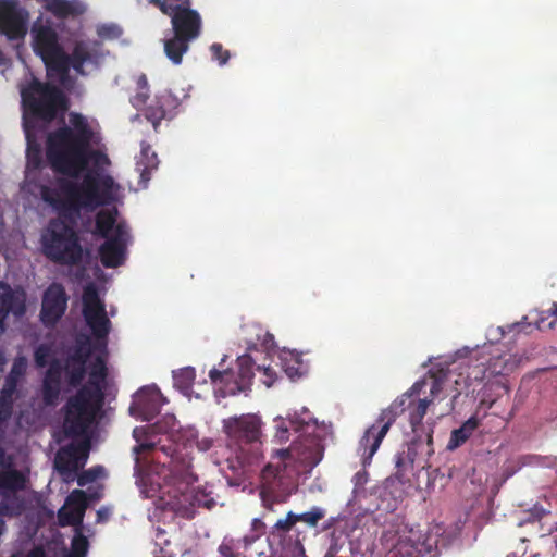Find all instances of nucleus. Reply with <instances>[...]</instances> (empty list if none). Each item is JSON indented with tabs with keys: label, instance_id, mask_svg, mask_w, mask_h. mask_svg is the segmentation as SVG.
Instances as JSON below:
<instances>
[{
	"label": "nucleus",
	"instance_id": "nucleus-37",
	"mask_svg": "<svg viewBox=\"0 0 557 557\" xmlns=\"http://www.w3.org/2000/svg\"><path fill=\"white\" fill-rule=\"evenodd\" d=\"M86 375V366L69 362L66 366L67 383L72 387H77L82 384Z\"/></svg>",
	"mask_w": 557,
	"mask_h": 557
},
{
	"label": "nucleus",
	"instance_id": "nucleus-20",
	"mask_svg": "<svg viewBox=\"0 0 557 557\" xmlns=\"http://www.w3.org/2000/svg\"><path fill=\"white\" fill-rule=\"evenodd\" d=\"M28 13L20 8L17 0H0V33L16 39L26 33Z\"/></svg>",
	"mask_w": 557,
	"mask_h": 557
},
{
	"label": "nucleus",
	"instance_id": "nucleus-39",
	"mask_svg": "<svg viewBox=\"0 0 557 557\" xmlns=\"http://www.w3.org/2000/svg\"><path fill=\"white\" fill-rule=\"evenodd\" d=\"M157 103L164 109L165 114L169 116V119H172L174 116V111L178 106V100L176 97H174L170 91H164L161 95H159L157 98Z\"/></svg>",
	"mask_w": 557,
	"mask_h": 557
},
{
	"label": "nucleus",
	"instance_id": "nucleus-2",
	"mask_svg": "<svg viewBox=\"0 0 557 557\" xmlns=\"http://www.w3.org/2000/svg\"><path fill=\"white\" fill-rule=\"evenodd\" d=\"M57 184L58 188L41 186V199L70 221H75L83 209L94 211L114 200L116 184L113 177L94 170L88 171L82 182L61 177Z\"/></svg>",
	"mask_w": 557,
	"mask_h": 557
},
{
	"label": "nucleus",
	"instance_id": "nucleus-38",
	"mask_svg": "<svg viewBox=\"0 0 557 557\" xmlns=\"http://www.w3.org/2000/svg\"><path fill=\"white\" fill-rule=\"evenodd\" d=\"M265 523L260 518H255L251 521V534L243 536L242 541L244 547L252 545L265 532Z\"/></svg>",
	"mask_w": 557,
	"mask_h": 557
},
{
	"label": "nucleus",
	"instance_id": "nucleus-15",
	"mask_svg": "<svg viewBox=\"0 0 557 557\" xmlns=\"http://www.w3.org/2000/svg\"><path fill=\"white\" fill-rule=\"evenodd\" d=\"M261 424L256 414L234 416L223 420V431L232 442L243 447L261 442Z\"/></svg>",
	"mask_w": 557,
	"mask_h": 557
},
{
	"label": "nucleus",
	"instance_id": "nucleus-32",
	"mask_svg": "<svg viewBox=\"0 0 557 557\" xmlns=\"http://www.w3.org/2000/svg\"><path fill=\"white\" fill-rule=\"evenodd\" d=\"M396 471L395 473L385 479V492H384V495H387V492L386 490H389L393 487L395 481H397L399 484H400V487H395V490L391 491V495L393 497V500L395 503L394 506H392L391 504L387 505L388 508H391V510H395L396 509V503L398 499H403V496L405 494V490H404V485L406 483H409L410 482V474L412 473V470L410 472H408V474L404 478V479H400L397 476V468L395 467Z\"/></svg>",
	"mask_w": 557,
	"mask_h": 557
},
{
	"label": "nucleus",
	"instance_id": "nucleus-54",
	"mask_svg": "<svg viewBox=\"0 0 557 557\" xmlns=\"http://www.w3.org/2000/svg\"><path fill=\"white\" fill-rule=\"evenodd\" d=\"M213 446V440L210 437H202L196 441V447L200 451H208Z\"/></svg>",
	"mask_w": 557,
	"mask_h": 557
},
{
	"label": "nucleus",
	"instance_id": "nucleus-5",
	"mask_svg": "<svg viewBox=\"0 0 557 557\" xmlns=\"http://www.w3.org/2000/svg\"><path fill=\"white\" fill-rule=\"evenodd\" d=\"M70 122L72 127L61 126L47 137L46 157L50 165L67 154L72 161H84L82 151L84 147L90 146L94 132L82 114L71 113Z\"/></svg>",
	"mask_w": 557,
	"mask_h": 557
},
{
	"label": "nucleus",
	"instance_id": "nucleus-64",
	"mask_svg": "<svg viewBox=\"0 0 557 557\" xmlns=\"http://www.w3.org/2000/svg\"><path fill=\"white\" fill-rule=\"evenodd\" d=\"M296 546L299 548L301 554H305V548L299 540L296 541Z\"/></svg>",
	"mask_w": 557,
	"mask_h": 557
},
{
	"label": "nucleus",
	"instance_id": "nucleus-11",
	"mask_svg": "<svg viewBox=\"0 0 557 557\" xmlns=\"http://www.w3.org/2000/svg\"><path fill=\"white\" fill-rule=\"evenodd\" d=\"M171 473L174 483L177 484V493H180V497L174 494V500L171 502V506L177 515L184 518H193L196 506L211 508L215 504L212 498L203 499L207 498L205 494H195L189 490L197 481V475L194 473L190 462H174Z\"/></svg>",
	"mask_w": 557,
	"mask_h": 557
},
{
	"label": "nucleus",
	"instance_id": "nucleus-47",
	"mask_svg": "<svg viewBox=\"0 0 557 557\" xmlns=\"http://www.w3.org/2000/svg\"><path fill=\"white\" fill-rule=\"evenodd\" d=\"M141 157L146 159L145 169H156L158 165L157 153L151 150V147L147 143H141Z\"/></svg>",
	"mask_w": 557,
	"mask_h": 557
},
{
	"label": "nucleus",
	"instance_id": "nucleus-1",
	"mask_svg": "<svg viewBox=\"0 0 557 557\" xmlns=\"http://www.w3.org/2000/svg\"><path fill=\"white\" fill-rule=\"evenodd\" d=\"M426 384L425 379L417 381L388 407V414L393 418L406 414L412 431L411 440L395 456L397 476L400 479L413 470L416 465L424 468L429 458L434 454L433 423H423V418L432 400L426 397L420 398V393Z\"/></svg>",
	"mask_w": 557,
	"mask_h": 557
},
{
	"label": "nucleus",
	"instance_id": "nucleus-36",
	"mask_svg": "<svg viewBox=\"0 0 557 557\" xmlns=\"http://www.w3.org/2000/svg\"><path fill=\"white\" fill-rule=\"evenodd\" d=\"M148 3L158 8L162 14L170 15L182 8L191 5V0H148Z\"/></svg>",
	"mask_w": 557,
	"mask_h": 557
},
{
	"label": "nucleus",
	"instance_id": "nucleus-27",
	"mask_svg": "<svg viewBox=\"0 0 557 557\" xmlns=\"http://www.w3.org/2000/svg\"><path fill=\"white\" fill-rule=\"evenodd\" d=\"M193 40L174 35L163 40V48L166 58L174 65H180L183 62L184 54L189 50V45Z\"/></svg>",
	"mask_w": 557,
	"mask_h": 557
},
{
	"label": "nucleus",
	"instance_id": "nucleus-56",
	"mask_svg": "<svg viewBox=\"0 0 557 557\" xmlns=\"http://www.w3.org/2000/svg\"><path fill=\"white\" fill-rule=\"evenodd\" d=\"M289 424L296 432H299L302 429V425L307 424V423L304 420L294 418V419H289Z\"/></svg>",
	"mask_w": 557,
	"mask_h": 557
},
{
	"label": "nucleus",
	"instance_id": "nucleus-53",
	"mask_svg": "<svg viewBox=\"0 0 557 557\" xmlns=\"http://www.w3.org/2000/svg\"><path fill=\"white\" fill-rule=\"evenodd\" d=\"M148 98H149V95H148L147 90L139 89V91L133 97L132 103L134 107L138 108L140 106L146 104Z\"/></svg>",
	"mask_w": 557,
	"mask_h": 557
},
{
	"label": "nucleus",
	"instance_id": "nucleus-14",
	"mask_svg": "<svg viewBox=\"0 0 557 557\" xmlns=\"http://www.w3.org/2000/svg\"><path fill=\"white\" fill-rule=\"evenodd\" d=\"M323 454L324 446L317 435L299 436L288 448L276 451V455L286 461L293 460L310 469L322 460Z\"/></svg>",
	"mask_w": 557,
	"mask_h": 557
},
{
	"label": "nucleus",
	"instance_id": "nucleus-52",
	"mask_svg": "<svg viewBox=\"0 0 557 557\" xmlns=\"http://www.w3.org/2000/svg\"><path fill=\"white\" fill-rule=\"evenodd\" d=\"M27 159H28V163L32 164L34 168H39V165L41 164L40 150L38 148L35 150H32L30 148H28Z\"/></svg>",
	"mask_w": 557,
	"mask_h": 557
},
{
	"label": "nucleus",
	"instance_id": "nucleus-4",
	"mask_svg": "<svg viewBox=\"0 0 557 557\" xmlns=\"http://www.w3.org/2000/svg\"><path fill=\"white\" fill-rule=\"evenodd\" d=\"M108 375L106 358L97 356L90 364L88 382L65 405L64 432L70 437L85 436L104 401L102 384Z\"/></svg>",
	"mask_w": 557,
	"mask_h": 557
},
{
	"label": "nucleus",
	"instance_id": "nucleus-24",
	"mask_svg": "<svg viewBox=\"0 0 557 557\" xmlns=\"http://www.w3.org/2000/svg\"><path fill=\"white\" fill-rule=\"evenodd\" d=\"M62 366L53 359L47 369L41 386V397L46 406H55L61 393Z\"/></svg>",
	"mask_w": 557,
	"mask_h": 557
},
{
	"label": "nucleus",
	"instance_id": "nucleus-34",
	"mask_svg": "<svg viewBox=\"0 0 557 557\" xmlns=\"http://www.w3.org/2000/svg\"><path fill=\"white\" fill-rule=\"evenodd\" d=\"M91 355L90 339L89 337H79L76 341V345L73 354L69 358V362L85 364Z\"/></svg>",
	"mask_w": 557,
	"mask_h": 557
},
{
	"label": "nucleus",
	"instance_id": "nucleus-42",
	"mask_svg": "<svg viewBox=\"0 0 557 557\" xmlns=\"http://www.w3.org/2000/svg\"><path fill=\"white\" fill-rule=\"evenodd\" d=\"M71 553L69 556L85 557L88 550V540L82 533L75 534L71 544Z\"/></svg>",
	"mask_w": 557,
	"mask_h": 557
},
{
	"label": "nucleus",
	"instance_id": "nucleus-26",
	"mask_svg": "<svg viewBox=\"0 0 557 557\" xmlns=\"http://www.w3.org/2000/svg\"><path fill=\"white\" fill-rule=\"evenodd\" d=\"M3 293L0 294V332L4 329V321L10 312L21 315L25 311L24 300L17 296L10 286L1 284Z\"/></svg>",
	"mask_w": 557,
	"mask_h": 557
},
{
	"label": "nucleus",
	"instance_id": "nucleus-49",
	"mask_svg": "<svg viewBox=\"0 0 557 557\" xmlns=\"http://www.w3.org/2000/svg\"><path fill=\"white\" fill-rule=\"evenodd\" d=\"M275 429H276V432H275L274 437L278 443H285L286 441H288L289 428L286 424L284 419H282V418L275 419Z\"/></svg>",
	"mask_w": 557,
	"mask_h": 557
},
{
	"label": "nucleus",
	"instance_id": "nucleus-18",
	"mask_svg": "<svg viewBox=\"0 0 557 557\" xmlns=\"http://www.w3.org/2000/svg\"><path fill=\"white\" fill-rule=\"evenodd\" d=\"M82 156L84 160L83 163L72 161L71 157L67 154L50 166L55 173L66 175L71 178H77L82 172L87 170L89 162H92L95 168L110 164L109 157L104 152L98 149H91L90 146L83 148Z\"/></svg>",
	"mask_w": 557,
	"mask_h": 557
},
{
	"label": "nucleus",
	"instance_id": "nucleus-9",
	"mask_svg": "<svg viewBox=\"0 0 557 557\" xmlns=\"http://www.w3.org/2000/svg\"><path fill=\"white\" fill-rule=\"evenodd\" d=\"M28 479L14 468L13 459L0 447V518L20 517L26 508L24 496Z\"/></svg>",
	"mask_w": 557,
	"mask_h": 557
},
{
	"label": "nucleus",
	"instance_id": "nucleus-30",
	"mask_svg": "<svg viewBox=\"0 0 557 557\" xmlns=\"http://www.w3.org/2000/svg\"><path fill=\"white\" fill-rule=\"evenodd\" d=\"M516 367L517 361L511 357L495 355L488 360L484 374L487 373L488 376L506 375L512 372Z\"/></svg>",
	"mask_w": 557,
	"mask_h": 557
},
{
	"label": "nucleus",
	"instance_id": "nucleus-33",
	"mask_svg": "<svg viewBox=\"0 0 557 557\" xmlns=\"http://www.w3.org/2000/svg\"><path fill=\"white\" fill-rule=\"evenodd\" d=\"M85 509L82 507H63L59 510V522L62 527L73 525L77 527L83 523Z\"/></svg>",
	"mask_w": 557,
	"mask_h": 557
},
{
	"label": "nucleus",
	"instance_id": "nucleus-16",
	"mask_svg": "<svg viewBox=\"0 0 557 557\" xmlns=\"http://www.w3.org/2000/svg\"><path fill=\"white\" fill-rule=\"evenodd\" d=\"M90 447V440L87 436L81 441H73L63 447L55 458V468L59 473L64 476L75 474L86 465Z\"/></svg>",
	"mask_w": 557,
	"mask_h": 557
},
{
	"label": "nucleus",
	"instance_id": "nucleus-44",
	"mask_svg": "<svg viewBox=\"0 0 557 557\" xmlns=\"http://www.w3.org/2000/svg\"><path fill=\"white\" fill-rule=\"evenodd\" d=\"M383 440V426L373 432L372 429L368 430L361 440V445H367L371 442L369 456L371 457L379 448L381 441Z\"/></svg>",
	"mask_w": 557,
	"mask_h": 557
},
{
	"label": "nucleus",
	"instance_id": "nucleus-8",
	"mask_svg": "<svg viewBox=\"0 0 557 557\" xmlns=\"http://www.w3.org/2000/svg\"><path fill=\"white\" fill-rule=\"evenodd\" d=\"M24 119L27 116L50 123L60 111L66 110V99L62 90L50 83L34 78L21 90Z\"/></svg>",
	"mask_w": 557,
	"mask_h": 557
},
{
	"label": "nucleus",
	"instance_id": "nucleus-59",
	"mask_svg": "<svg viewBox=\"0 0 557 557\" xmlns=\"http://www.w3.org/2000/svg\"><path fill=\"white\" fill-rule=\"evenodd\" d=\"M138 89L148 90V81L145 75H141L137 81Z\"/></svg>",
	"mask_w": 557,
	"mask_h": 557
},
{
	"label": "nucleus",
	"instance_id": "nucleus-40",
	"mask_svg": "<svg viewBox=\"0 0 557 557\" xmlns=\"http://www.w3.org/2000/svg\"><path fill=\"white\" fill-rule=\"evenodd\" d=\"M103 471L104 469L101 466H95L84 470L77 475V484L82 487L86 486L101 478L103 475Z\"/></svg>",
	"mask_w": 557,
	"mask_h": 557
},
{
	"label": "nucleus",
	"instance_id": "nucleus-51",
	"mask_svg": "<svg viewBox=\"0 0 557 557\" xmlns=\"http://www.w3.org/2000/svg\"><path fill=\"white\" fill-rule=\"evenodd\" d=\"M220 557H239V554L235 553L233 540L224 539L219 546Z\"/></svg>",
	"mask_w": 557,
	"mask_h": 557
},
{
	"label": "nucleus",
	"instance_id": "nucleus-10",
	"mask_svg": "<svg viewBox=\"0 0 557 557\" xmlns=\"http://www.w3.org/2000/svg\"><path fill=\"white\" fill-rule=\"evenodd\" d=\"M287 461L278 457L276 463H268L261 471L260 498L264 508L273 510L275 504L286 503L297 485Z\"/></svg>",
	"mask_w": 557,
	"mask_h": 557
},
{
	"label": "nucleus",
	"instance_id": "nucleus-21",
	"mask_svg": "<svg viewBox=\"0 0 557 557\" xmlns=\"http://www.w3.org/2000/svg\"><path fill=\"white\" fill-rule=\"evenodd\" d=\"M67 295L61 284H51L42 296L40 320L46 326H53L62 318L67 306Z\"/></svg>",
	"mask_w": 557,
	"mask_h": 557
},
{
	"label": "nucleus",
	"instance_id": "nucleus-28",
	"mask_svg": "<svg viewBox=\"0 0 557 557\" xmlns=\"http://www.w3.org/2000/svg\"><path fill=\"white\" fill-rule=\"evenodd\" d=\"M116 209H102L97 212L95 218V228L92 234L101 238H110V233L114 234V228L119 224L116 222Z\"/></svg>",
	"mask_w": 557,
	"mask_h": 557
},
{
	"label": "nucleus",
	"instance_id": "nucleus-3",
	"mask_svg": "<svg viewBox=\"0 0 557 557\" xmlns=\"http://www.w3.org/2000/svg\"><path fill=\"white\" fill-rule=\"evenodd\" d=\"M33 49L41 58L47 71L55 73L62 81L69 76L72 67L78 75H86L84 65L99 64L102 57L101 42L96 40L77 41L71 54L61 45L57 32L50 25H44L39 17L32 27Z\"/></svg>",
	"mask_w": 557,
	"mask_h": 557
},
{
	"label": "nucleus",
	"instance_id": "nucleus-41",
	"mask_svg": "<svg viewBox=\"0 0 557 557\" xmlns=\"http://www.w3.org/2000/svg\"><path fill=\"white\" fill-rule=\"evenodd\" d=\"M145 116L152 123L154 131H158V126L162 120L169 119L164 109H162V107L158 104L157 101L154 104H150L146 108Z\"/></svg>",
	"mask_w": 557,
	"mask_h": 557
},
{
	"label": "nucleus",
	"instance_id": "nucleus-25",
	"mask_svg": "<svg viewBox=\"0 0 557 557\" xmlns=\"http://www.w3.org/2000/svg\"><path fill=\"white\" fill-rule=\"evenodd\" d=\"M44 8L60 20L75 18L85 13V5L78 0H44Z\"/></svg>",
	"mask_w": 557,
	"mask_h": 557
},
{
	"label": "nucleus",
	"instance_id": "nucleus-31",
	"mask_svg": "<svg viewBox=\"0 0 557 557\" xmlns=\"http://www.w3.org/2000/svg\"><path fill=\"white\" fill-rule=\"evenodd\" d=\"M157 428H159L158 423L152 426H148V428H135L134 429L133 436L136 440V442L138 443L133 448V453L136 455V462L139 461L138 456L140 454L149 453L157 448V444L154 442L143 440L147 435L148 430H154Z\"/></svg>",
	"mask_w": 557,
	"mask_h": 557
},
{
	"label": "nucleus",
	"instance_id": "nucleus-61",
	"mask_svg": "<svg viewBox=\"0 0 557 557\" xmlns=\"http://www.w3.org/2000/svg\"><path fill=\"white\" fill-rule=\"evenodd\" d=\"M109 511L107 509H99L97 511L98 521H103L108 518Z\"/></svg>",
	"mask_w": 557,
	"mask_h": 557
},
{
	"label": "nucleus",
	"instance_id": "nucleus-29",
	"mask_svg": "<svg viewBox=\"0 0 557 557\" xmlns=\"http://www.w3.org/2000/svg\"><path fill=\"white\" fill-rule=\"evenodd\" d=\"M479 426V419L470 417L462 425L451 432L447 449L454 450L465 444Z\"/></svg>",
	"mask_w": 557,
	"mask_h": 557
},
{
	"label": "nucleus",
	"instance_id": "nucleus-62",
	"mask_svg": "<svg viewBox=\"0 0 557 557\" xmlns=\"http://www.w3.org/2000/svg\"><path fill=\"white\" fill-rule=\"evenodd\" d=\"M337 550H338L337 545L333 544L330 548V557H336Z\"/></svg>",
	"mask_w": 557,
	"mask_h": 557
},
{
	"label": "nucleus",
	"instance_id": "nucleus-6",
	"mask_svg": "<svg viewBox=\"0 0 557 557\" xmlns=\"http://www.w3.org/2000/svg\"><path fill=\"white\" fill-rule=\"evenodd\" d=\"M437 541L430 534H423L420 529L409 527L398 515L385 519V557H422L432 554Z\"/></svg>",
	"mask_w": 557,
	"mask_h": 557
},
{
	"label": "nucleus",
	"instance_id": "nucleus-23",
	"mask_svg": "<svg viewBox=\"0 0 557 557\" xmlns=\"http://www.w3.org/2000/svg\"><path fill=\"white\" fill-rule=\"evenodd\" d=\"M169 16L171 17V26L174 35L193 41L200 36L202 20L198 11L190 7L182 8Z\"/></svg>",
	"mask_w": 557,
	"mask_h": 557
},
{
	"label": "nucleus",
	"instance_id": "nucleus-13",
	"mask_svg": "<svg viewBox=\"0 0 557 557\" xmlns=\"http://www.w3.org/2000/svg\"><path fill=\"white\" fill-rule=\"evenodd\" d=\"M253 364L249 355H243L236 360V369H211L209 377L211 383L219 387L223 397L236 395L250 389L255 377Z\"/></svg>",
	"mask_w": 557,
	"mask_h": 557
},
{
	"label": "nucleus",
	"instance_id": "nucleus-45",
	"mask_svg": "<svg viewBox=\"0 0 557 557\" xmlns=\"http://www.w3.org/2000/svg\"><path fill=\"white\" fill-rule=\"evenodd\" d=\"M15 372H16V366H12V369H11L9 375L5 377L4 384H3L2 388L0 389V392L2 394H7L8 396L13 397L14 393L16 392L17 383L20 380L16 377Z\"/></svg>",
	"mask_w": 557,
	"mask_h": 557
},
{
	"label": "nucleus",
	"instance_id": "nucleus-43",
	"mask_svg": "<svg viewBox=\"0 0 557 557\" xmlns=\"http://www.w3.org/2000/svg\"><path fill=\"white\" fill-rule=\"evenodd\" d=\"M52 357V349L47 344H40L34 351V360L37 368H45L50 364L49 360Z\"/></svg>",
	"mask_w": 557,
	"mask_h": 557
},
{
	"label": "nucleus",
	"instance_id": "nucleus-19",
	"mask_svg": "<svg viewBox=\"0 0 557 557\" xmlns=\"http://www.w3.org/2000/svg\"><path fill=\"white\" fill-rule=\"evenodd\" d=\"M325 517V510L320 507H312L309 511L302 513L287 512L284 519H278L271 528L268 539L277 540L282 544L284 539H292L290 532L297 522H304L311 528H315L320 520Z\"/></svg>",
	"mask_w": 557,
	"mask_h": 557
},
{
	"label": "nucleus",
	"instance_id": "nucleus-7",
	"mask_svg": "<svg viewBox=\"0 0 557 557\" xmlns=\"http://www.w3.org/2000/svg\"><path fill=\"white\" fill-rule=\"evenodd\" d=\"M67 221L71 222L60 215L49 221L42 236L44 253L55 263L77 265L83 259L84 250L77 232Z\"/></svg>",
	"mask_w": 557,
	"mask_h": 557
},
{
	"label": "nucleus",
	"instance_id": "nucleus-12",
	"mask_svg": "<svg viewBox=\"0 0 557 557\" xmlns=\"http://www.w3.org/2000/svg\"><path fill=\"white\" fill-rule=\"evenodd\" d=\"M83 317L96 338L95 348L101 351L107 350V339L111 330V321L106 311V306L99 297L97 287L88 284L84 287Z\"/></svg>",
	"mask_w": 557,
	"mask_h": 557
},
{
	"label": "nucleus",
	"instance_id": "nucleus-22",
	"mask_svg": "<svg viewBox=\"0 0 557 557\" xmlns=\"http://www.w3.org/2000/svg\"><path fill=\"white\" fill-rule=\"evenodd\" d=\"M163 405V396L157 387H141L134 396L129 407L133 417L140 418L144 421L154 419Z\"/></svg>",
	"mask_w": 557,
	"mask_h": 557
},
{
	"label": "nucleus",
	"instance_id": "nucleus-17",
	"mask_svg": "<svg viewBox=\"0 0 557 557\" xmlns=\"http://www.w3.org/2000/svg\"><path fill=\"white\" fill-rule=\"evenodd\" d=\"M128 238L127 225L119 222L114 234L99 247V258L104 268H117L124 263Z\"/></svg>",
	"mask_w": 557,
	"mask_h": 557
},
{
	"label": "nucleus",
	"instance_id": "nucleus-57",
	"mask_svg": "<svg viewBox=\"0 0 557 557\" xmlns=\"http://www.w3.org/2000/svg\"><path fill=\"white\" fill-rule=\"evenodd\" d=\"M26 557H46V554L41 547H35L28 552Z\"/></svg>",
	"mask_w": 557,
	"mask_h": 557
},
{
	"label": "nucleus",
	"instance_id": "nucleus-63",
	"mask_svg": "<svg viewBox=\"0 0 557 557\" xmlns=\"http://www.w3.org/2000/svg\"><path fill=\"white\" fill-rule=\"evenodd\" d=\"M5 357L2 352H0V371L2 370L3 366L5 364Z\"/></svg>",
	"mask_w": 557,
	"mask_h": 557
},
{
	"label": "nucleus",
	"instance_id": "nucleus-58",
	"mask_svg": "<svg viewBox=\"0 0 557 557\" xmlns=\"http://www.w3.org/2000/svg\"><path fill=\"white\" fill-rule=\"evenodd\" d=\"M441 391V382L435 379V377H432L431 379V387H430V392L432 395L438 393Z\"/></svg>",
	"mask_w": 557,
	"mask_h": 557
},
{
	"label": "nucleus",
	"instance_id": "nucleus-35",
	"mask_svg": "<svg viewBox=\"0 0 557 557\" xmlns=\"http://www.w3.org/2000/svg\"><path fill=\"white\" fill-rule=\"evenodd\" d=\"M196 371L193 367H186L173 372L174 386L181 392L187 393L194 384Z\"/></svg>",
	"mask_w": 557,
	"mask_h": 557
},
{
	"label": "nucleus",
	"instance_id": "nucleus-50",
	"mask_svg": "<svg viewBox=\"0 0 557 557\" xmlns=\"http://www.w3.org/2000/svg\"><path fill=\"white\" fill-rule=\"evenodd\" d=\"M67 503L73 507H86V494L82 490H74L67 497Z\"/></svg>",
	"mask_w": 557,
	"mask_h": 557
},
{
	"label": "nucleus",
	"instance_id": "nucleus-46",
	"mask_svg": "<svg viewBox=\"0 0 557 557\" xmlns=\"http://www.w3.org/2000/svg\"><path fill=\"white\" fill-rule=\"evenodd\" d=\"M13 410V397L0 392V421L10 419Z\"/></svg>",
	"mask_w": 557,
	"mask_h": 557
},
{
	"label": "nucleus",
	"instance_id": "nucleus-60",
	"mask_svg": "<svg viewBox=\"0 0 557 557\" xmlns=\"http://www.w3.org/2000/svg\"><path fill=\"white\" fill-rule=\"evenodd\" d=\"M13 366H16L15 375H16L17 379H20L23 375V373H24V364H23V362L15 361L13 363Z\"/></svg>",
	"mask_w": 557,
	"mask_h": 557
},
{
	"label": "nucleus",
	"instance_id": "nucleus-48",
	"mask_svg": "<svg viewBox=\"0 0 557 557\" xmlns=\"http://www.w3.org/2000/svg\"><path fill=\"white\" fill-rule=\"evenodd\" d=\"M210 50L212 52V57L214 60L219 62L220 65H224L227 63L230 59V51L225 50L223 46L219 42H214L211 45Z\"/></svg>",
	"mask_w": 557,
	"mask_h": 557
},
{
	"label": "nucleus",
	"instance_id": "nucleus-55",
	"mask_svg": "<svg viewBox=\"0 0 557 557\" xmlns=\"http://www.w3.org/2000/svg\"><path fill=\"white\" fill-rule=\"evenodd\" d=\"M548 317L554 318L553 321L548 323L549 329H554L555 324L557 323V301H554L552 304V307L546 311Z\"/></svg>",
	"mask_w": 557,
	"mask_h": 557
}]
</instances>
